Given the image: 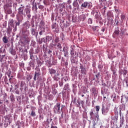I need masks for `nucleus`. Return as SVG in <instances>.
<instances>
[{"instance_id": "obj_13", "label": "nucleus", "mask_w": 128, "mask_h": 128, "mask_svg": "<svg viewBox=\"0 0 128 128\" xmlns=\"http://www.w3.org/2000/svg\"><path fill=\"white\" fill-rule=\"evenodd\" d=\"M90 120H94V109H92L90 112Z\"/></svg>"}, {"instance_id": "obj_32", "label": "nucleus", "mask_w": 128, "mask_h": 128, "mask_svg": "<svg viewBox=\"0 0 128 128\" xmlns=\"http://www.w3.org/2000/svg\"><path fill=\"white\" fill-rule=\"evenodd\" d=\"M88 24H92V19L90 18L88 19Z\"/></svg>"}, {"instance_id": "obj_60", "label": "nucleus", "mask_w": 128, "mask_h": 128, "mask_svg": "<svg viewBox=\"0 0 128 128\" xmlns=\"http://www.w3.org/2000/svg\"><path fill=\"white\" fill-rule=\"evenodd\" d=\"M121 102L122 103V98H121Z\"/></svg>"}, {"instance_id": "obj_36", "label": "nucleus", "mask_w": 128, "mask_h": 128, "mask_svg": "<svg viewBox=\"0 0 128 128\" xmlns=\"http://www.w3.org/2000/svg\"><path fill=\"white\" fill-rule=\"evenodd\" d=\"M42 32H44V30H41L40 32H39V34L40 36H42Z\"/></svg>"}, {"instance_id": "obj_42", "label": "nucleus", "mask_w": 128, "mask_h": 128, "mask_svg": "<svg viewBox=\"0 0 128 128\" xmlns=\"http://www.w3.org/2000/svg\"><path fill=\"white\" fill-rule=\"evenodd\" d=\"M38 8H40V10L44 8V6H42V5H40L39 6H38Z\"/></svg>"}, {"instance_id": "obj_29", "label": "nucleus", "mask_w": 128, "mask_h": 128, "mask_svg": "<svg viewBox=\"0 0 128 128\" xmlns=\"http://www.w3.org/2000/svg\"><path fill=\"white\" fill-rule=\"evenodd\" d=\"M64 90H68V84H65L64 88Z\"/></svg>"}, {"instance_id": "obj_40", "label": "nucleus", "mask_w": 128, "mask_h": 128, "mask_svg": "<svg viewBox=\"0 0 128 128\" xmlns=\"http://www.w3.org/2000/svg\"><path fill=\"white\" fill-rule=\"evenodd\" d=\"M59 86H64V83L61 82L60 81H59Z\"/></svg>"}, {"instance_id": "obj_3", "label": "nucleus", "mask_w": 128, "mask_h": 128, "mask_svg": "<svg viewBox=\"0 0 128 128\" xmlns=\"http://www.w3.org/2000/svg\"><path fill=\"white\" fill-rule=\"evenodd\" d=\"M102 114L104 116H106L108 114V112L110 110V108L108 106L105 107L104 104L102 106Z\"/></svg>"}, {"instance_id": "obj_38", "label": "nucleus", "mask_w": 128, "mask_h": 128, "mask_svg": "<svg viewBox=\"0 0 128 128\" xmlns=\"http://www.w3.org/2000/svg\"><path fill=\"white\" fill-rule=\"evenodd\" d=\"M29 64H30V66H34V62H30Z\"/></svg>"}, {"instance_id": "obj_62", "label": "nucleus", "mask_w": 128, "mask_h": 128, "mask_svg": "<svg viewBox=\"0 0 128 128\" xmlns=\"http://www.w3.org/2000/svg\"><path fill=\"white\" fill-rule=\"evenodd\" d=\"M8 78H10V75L8 74Z\"/></svg>"}, {"instance_id": "obj_18", "label": "nucleus", "mask_w": 128, "mask_h": 128, "mask_svg": "<svg viewBox=\"0 0 128 128\" xmlns=\"http://www.w3.org/2000/svg\"><path fill=\"white\" fill-rule=\"evenodd\" d=\"M12 0H8V3L6 5H5L4 6L12 8Z\"/></svg>"}, {"instance_id": "obj_10", "label": "nucleus", "mask_w": 128, "mask_h": 128, "mask_svg": "<svg viewBox=\"0 0 128 128\" xmlns=\"http://www.w3.org/2000/svg\"><path fill=\"white\" fill-rule=\"evenodd\" d=\"M25 12L28 18V20H30V18L32 16L30 15V9L28 8H26L25 10Z\"/></svg>"}, {"instance_id": "obj_23", "label": "nucleus", "mask_w": 128, "mask_h": 128, "mask_svg": "<svg viewBox=\"0 0 128 128\" xmlns=\"http://www.w3.org/2000/svg\"><path fill=\"white\" fill-rule=\"evenodd\" d=\"M9 24L12 26H14V20H9Z\"/></svg>"}, {"instance_id": "obj_25", "label": "nucleus", "mask_w": 128, "mask_h": 128, "mask_svg": "<svg viewBox=\"0 0 128 128\" xmlns=\"http://www.w3.org/2000/svg\"><path fill=\"white\" fill-rule=\"evenodd\" d=\"M120 34V30H116L114 33V34H116V36H118Z\"/></svg>"}, {"instance_id": "obj_20", "label": "nucleus", "mask_w": 128, "mask_h": 128, "mask_svg": "<svg viewBox=\"0 0 128 128\" xmlns=\"http://www.w3.org/2000/svg\"><path fill=\"white\" fill-rule=\"evenodd\" d=\"M10 52L12 54V56H16V50L12 48H10Z\"/></svg>"}, {"instance_id": "obj_30", "label": "nucleus", "mask_w": 128, "mask_h": 128, "mask_svg": "<svg viewBox=\"0 0 128 128\" xmlns=\"http://www.w3.org/2000/svg\"><path fill=\"white\" fill-rule=\"evenodd\" d=\"M54 42L58 43L60 42V38L58 37H56L54 39Z\"/></svg>"}, {"instance_id": "obj_8", "label": "nucleus", "mask_w": 128, "mask_h": 128, "mask_svg": "<svg viewBox=\"0 0 128 128\" xmlns=\"http://www.w3.org/2000/svg\"><path fill=\"white\" fill-rule=\"evenodd\" d=\"M30 32H31V34H32V36H38V32L36 30V28H30Z\"/></svg>"}, {"instance_id": "obj_51", "label": "nucleus", "mask_w": 128, "mask_h": 128, "mask_svg": "<svg viewBox=\"0 0 128 128\" xmlns=\"http://www.w3.org/2000/svg\"><path fill=\"white\" fill-rule=\"evenodd\" d=\"M52 18H53V20H54V15L52 14Z\"/></svg>"}, {"instance_id": "obj_19", "label": "nucleus", "mask_w": 128, "mask_h": 128, "mask_svg": "<svg viewBox=\"0 0 128 128\" xmlns=\"http://www.w3.org/2000/svg\"><path fill=\"white\" fill-rule=\"evenodd\" d=\"M24 26L26 28H30V22H26L24 24Z\"/></svg>"}, {"instance_id": "obj_33", "label": "nucleus", "mask_w": 128, "mask_h": 128, "mask_svg": "<svg viewBox=\"0 0 128 128\" xmlns=\"http://www.w3.org/2000/svg\"><path fill=\"white\" fill-rule=\"evenodd\" d=\"M57 46L59 48V50H62V45L60 44V43H58L57 44Z\"/></svg>"}, {"instance_id": "obj_35", "label": "nucleus", "mask_w": 128, "mask_h": 128, "mask_svg": "<svg viewBox=\"0 0 128 128\" xmlns=\"http://www.w3.org/2000/svg\"><path fill=\"white\" fill-rule=\"evenodd\" d=\"M70 54L71 56H74V51L72 48L70 50Z\"/></svg>"}, {"instance_id": "obj_16", "label": "nucleus", "mask_w": 128, "mask_h": 128, "mask_svg": "<svg viewBox=\"0 0 128 128\" xmlns=\"http://www.w3.org/2000/svg\"><path fill=\"white\" fill-rule=\"evenodd\" d=\"M49 72L50 74H56V70L54 68H50L49 69Z\"/></svg>"}, {"instance_id": "obj_28", "label": "nucleus", "mask_w": 128, "mask_h": 128, "mask_svg": "<svg viewBox=\"0 0 128 128\" xmlns=\"http://www.w3.org/2000/svg\"><path fill=\"white\" fill-rule=\"evenodd\" d=\"M6 56V55H0V62H2V60H4V58Z\"/></svg>"}, {"instance_id": "obj_24", "label": "nucleus", "mask_w": 128, "mask_h": 128, "mask_svg": "<svg viewBox=\"0 0 128 128\" xmlns=\"http://www.w3.org/2000/svg\"><path fill=\"white\" fill-rule=\"evenodd\" d=\"M3 42L4 44H8V38H6V36H4L3 38Z\"/></svg>"}, {"instance_id": "obj_57", "label": "nucleus", "mask_w": 128, "mask_h": 128, "mask_svg": "<svg viewBox=\"0 0 128 128\" xmlns=\"http://www.w3.org/2000/svg\"><path fill=\"white\" fill-rule=\"evenodd\" d=\"M20 86H21V88H22V82L20 83Z\"/></svg>"}, {"instance_id": "obj_44", "label": "nucleus", "mask_w": 128, "mask_h": 128, "mask_svg": "<svg viewBox=\"0 0 128 128\" xmlns=\"http://www.w3.org/2000/svg\"><path fill=\"white\" fill-rule=\"evenodd\" d=\"M99 2H106V0H99Z\"/></svg>"}, {"instance_id": "obj_26", "label": "nucleus", "mask_w": 128, "mask_h": 128, "mask_svg": "<svg viewBox=\"0 0 128 128\" xmlns=\"http://www.w3.org/2000/svg\"><path fill=\"white\" fill-rule=\"evenodd\" d=\"M10 100L11 102H14V96L13 94H12L10 96Z\"/></svg>"}, {"instance_id": "obj_45", "label": "nucleus", "mask_w": 128, "mask_h": 128, "mask_svg": "<svg viewBox=\"0 0 128 128\" xmlns=\"http://www.w3.org/2000/svg\"><path fill=\"white\" fill-rule=\"evenodd\" d=\"M106 7L104 6V8H103V10H104V12H106Z\"/></svg>"}, {"instance_id": "obj_54", "label": "nucleus", "mask_w": 128, "mask_h": 128, "mask_svg": "<svg viewBox=\"0 0 128 128\" xmlns=\"http://www.w3.org/2000/svg\"><path fill=\"white\" fill-rule=\"evenodd\" d=\"M6 120H10V118H8V117H6Z\"/></svg>"}, {"instance_id": "obj_55", "label": "nucleus", "mask_w": 128, "mask_h": 128, "mask_svg": "<svg viewBox=\"0 0 128 128\" xmlns=\"http://www.w3.org/2000/svg\"><path fill=\"white\" fill-rule=\"evenodd\" d=\"M2 74H0V80L2 78Z\"/></svg>"}, {"instance_id": "obj_52", "label": "nucleus", "mask_w": 128, "mask_h": 128, "mask_svg": "<svg viewBox=\"0 0 128 128\" xmlns=\"http://www.w3.org/2000/svg\"><path fill=\"white\" fill-rule=\"evenodd\" d=\"M43 2H44V4H46V2L45 0H44L43 1Z\"/></svg>"}, {"instance_id": "obj_50", "label": "nucleus", "mask_w": 128, "mask_h": 128, "mask_svg": "<svg viewBox=\"0 0 128 128\" xmlns=\"http://www.w3.org/2000/svg\"><path fill=\"white\" fill-rule=\"evenodd\" d=\"M8 126V124H4V127L6 128V126Z\"/></svg>"}, {"instance_id": "obj_9", "label": "nucleus", "mask_w": 128, "mask_h": 128, "mask_svg": "<svg viewBox=\"0 0 128 128\" xmlns=\"http://www.w3.org/2000/svg\"><path fill=\"white\" fill-rule=\"evenodd\" d=\"M80 73L82 74H84V76H86V68L84 67V66H82V64H80Z\"/></svg>"}, {"instance_id": "obj_63", "label": "nucleus", "mask_w": 128, "mask_h": 128, "mask_svg": "<svg viewBox=\"0 0 128 128\" xmlns=\"http://www.w3.org/2000/svg\"><path fill=\"white\" fill-rule=\"evenodd\" d=\"M2 104V102H1L0 101V104Z\"/></svg>"}, {"instance_id": "obj_11", "label": "nucleus", "mask_w": 128, "mask_h": 128, "mask_svg": "<svg viewBox=\"0 0 128 128\" xmlns=\"http://www.w3.org/2000/svg\"><path fill=\"white\" fill-rule=\"evenodd\" d=\"M8 8L9 7H6V6H4V9L5 10V12L6 14H12V8Z\"/></svg>"}, {"instance_id": "obj_61", "label": "nucleus", "mask_w": 128, "mask_h": 128, "mask_svg": "<svg viewBox=\"0 0 128 128\" xmlns=\"http://www.w3.org/2000/svg\"><path fill=\"white\" fill-rule=\"evenodd\" d=\"M28 42H30V40H27V42H26V43L28 44Z\"/></svg>"}, {"instance_id": "obj_17", "label": "nucleus", "mask_w": 128, "mask_h": 128, "mask_svg": "<svg viewBox=\"0 0 128 128\" xmlns=\"http://www.w3.org/2000/svg\"><path fill=\"white\" fill-rule=\"evenodd\" d=\"M32 111L30 114L31 116H36V112L34 111V110H36V107H32Z\"/></svg>"}, {"instance_id": "obj_31", "label": "nucleus", "mask_w": 128, "mask_h": 128, "mask_svg": "<svg viewBox=\"0 0 128 128\" xmlns=\"http://www.w3.org/2000/svg\"><path fill=\"white\" fill-rule=\"evenodd\" d=\"M56 28V24H52V30H54V29Z\"/></svg>"}, {"instance_id": "obj_6", "label": "nucleus", "mask_w": 128, "mask_h": 128, "mask_svg": "<svg viewBox=\"0 0 128 128\" xmlns=\"http://www.w3.org/2000/svg\"><path fill=\"white\" fill-rule=\"evenodd\" d=\"M60 72H57L56 73L54 74V76L52 77L53 80H56V82H58L60 78Z\"/></svg>"}, {"instance_id": "obj_53", "label": "nucleus", "mask_w": 128, "mask_h": 128, "mask_svg": "<svg viewBox=\"0 0 128 128\" xmlns=\"http://www.w3.org/2000/svg\"><path fill=\"white\" fill-rule=\"evenodd\" d=\"M69 8L70 10H72V5L69 6Z\"/></svg>"}, {"instance_id": "obj_43", "label": "nucleus", "mask_w": 128, "mask_h": 128, "mask_svg": "<svg viewBox=\"0 0 128 128\" xmlns=\"http://www.w3.org/2000/svg\"><path fill=\"white\" fill-rule=\"evenodd\" d=\"M86 58H88V60H90V58L88 56H86Z\"/></svg>"}, {"instance_id": "obj_47", "label": "nucleus", "mask_w": 128, "mask_h": 128, "mask_svg": "<svg viewBox=\"0 0 128 128\" xmlns=\"http://www.w3.org/2000/svg\"><path fill=\"white\" fill-rule=\"evenodd\" d=\"M12 76H11V78H9V82H10V80H12Z\"/></svg>"}, {"instance_id": "obj_21", "label": "nucleus", "mask_w": 128, "mask_h": 128, "mask_svg": "<svg viewBox=\"0 0 128 128\" xmlns=\"http://www.w3.org/2000/svg\"><path fill=\"white\" fill-rule=\"evenodd\" d=\"M46 42H50V40H52V37L51 36H46Z\"/></svg>"}, {"instance_id": "obj_39", "label": "nucleus", "mask_w": 128, "mask_h": 128, "mask_svg": "<svg viewBox=\"0 0 128 128\" xmlns=\"http://www.w3.org/2000/svg\"><path fill=\"white\" fill-rule=\"evenodd\" d=\"M20 20H18V22H16V26H20Z\"/></svg>"}, {"instance_id": "obj_1", "label": "nucleus", "mask_w": 128, "mask_h": 128, "mask_svg": "<svg viewBox=\"0 0 128 128\" xmlns=\"http://www.w3.org/2000/svg\"><path fill=\"white\" fill-rule=\"evenodd\" d=\"M60 110L62 112V108L60 109V103L58 102L54 107V112L55 114H60Z\"/></svg>"}, {"instance_id": "obj_64", "label": "nucleus", "mask_w": 128, "mask_h": 128, "mask_svg": "<svg viewBox=\"0 0 128 128\" xmlns=\"http://www.w3.org/2000/svg\"><path fill=\"white\" fill-rule=\"evenodd\" d=\"M34 24L32 26V28H34Z\"/></svg>"}, {"instance_id": "obj_58", "label": "nucleus", "mask_w": 128, "mask_h": 128, "mask_svg": "<svg viewBox=\"0 0 128 128\" xmlns=\"http://www.w3.org/2000/svg\"><path fill=\"white\" fill-rule=\"evenodd\" d=\"M96 76L98 78V75H96Z\"/></svg>"}, {"instance_id": "obj_41", "label": "nucleus", "mask_w": 128, "mask_h": 128, "mask_svg": "<svg viewBox=\"0 0 128 128\" xmlns=\"http://www.w3.org/2000/svg\"><path fill=\"white\" fill-rule=\"evenodd\" d=\"M34 57V54H32L30 53V60H32V58Z\"/></svg>"}, {"instance_id": "obj_27", "label": "nucleus", "mask_w": 128, "mask_h": 128, "mask_svg": "<svg viewBox=\"0 0 128 128\" xmlns=\"http://www.w3.org/2000/svg\"><path fill=\"white\" fill-rule=\"evenodd\" d=\"M94 32H98V26H96L92 28Z\"/></svg>"}, {"instance_id": "obj_34", "label": "nucleus", "mask_w": 128, "mask_h": 128, "mask_svg": "<svg viewBox=\"0 0 128 128\" xmlns=\"http://www.w3.org/2000/svg\"><path fill=\"white\" fill-rule=\"evenodd\" d=\"M122 74L124 76H126V74H128V71L126 70H124L122 71Z\"/></svg>"}, {"instance_id": "obj_37", "label": "nucleus", "mask_w": 128, "mask_h": 128, "mask_svg": "<svg viewBox=\"0 0 128 128\" xmlns=\"http://www.w3.org/2000/svg\"><path fill=\"white\" fill-rule=\"evenodd\" d=\"M126 18V16L124 15H121V20H124V18Z\"/></svg>"}, {"instance_id": "obj_46", "label": "nucleus", "mask_w": 128, "mask_h": 128, "mask_svg": "<svg viewBox=\"0 0 128 128\" xmlns=\"http://www.w3.org/2000/svg\"><path fill=\"white\" fill-rule=\"evenodd\" d=\"M51 128H58V127H56V126H51Z\"/></svg>"}, {"instance_id": "obj_12", "label": "nucleus", "mask_w": 128, "mask_h": 128, "mask_svg": "<svg viewBox=\"0 0 128 128\" xmlns=\"http://www.w3.org/2000/svg\"><path fill=\"white\" fill-rule=\"evenodd\" d=\"M86 18V14H82L78 16V20L80 22H84Z\"/></svg>"}, {"instance_id": "obj_15", "label": "nucleus", "mask_w": 128, "mask_h": 128, "mask_svg": "<svg viewBox=\"0 0 128 128\" xmlns=\"http://www.w3.org/2000/svg\"><path fill=\"white\" fill-rule=\"evenodd\" d=\"M74 8H76L77 10H78L80 8V5H78V1H74L72 4Z\"/></svg>"}, {"instance_id": "obj_5", "label": "nucleus", "mask_w": 128, "mask_h": 128, "mask_svg": "<svg viewBox=\"0 0 128 128\" xmlns=\"http://www.w3.org/2000/svg\"><path fill=\"white\" fill-rule=\"evenodd\" d=\"M40 76V70L39 68L36 69V72H35L34 76V80H36V78H38Z\"/></svg>"}, {"instance_id": "obj_4", "label": "nucleus", "mask_w": 128, "mask_h": 128, "mask_svg": "<svg viewBox=\"0 0 128 128\" xmlns=\"http://www.w3.org/2000/svg\"><path fill=\"white\" fill-rule=\"evenodd\" d=\"M90 92L93 96H98V91L97 90L96 88L94 87L90 89Z\"/></svg>"}, {"instance_id": "obj_56", "label": "nucleus", "mask_w": 128, "mask_h": 128, "mask_svg": "<svg viewBox=\"0 0 128 128\" xmlns=\"http://www.w3.org/2000/svg\"><path fill=\"white\" fill-rule=\"evenodd\" d=\"M102 32H104V28H102Z\"/></svg>"}, {"instance_id": "obj_59", "label": "nucleus", "mask_w": 128, "mask_h": 128, "mask_svg": "<svg viewBox=\"0 0 128 128\" xmlns=\"http://www.w3.org/2000/svg\"><path fill=\"white\" fill-rule=\"evenodd\" d=\"M82 98H84V94H82Z\"/></svg>"}, {"instance_id": "obj_22", "label": "nucleus", "mask_w": 128, "mask_h": 128, "mask_svg": "<svg viewBox=\"0 0 128 128\" xmlns=\"http://www.w3.org/2000/svg\"><path fill=\"white\" fill-rule=\"evenodd\" d=\"M123 106H124V107L122 109V108H123ZM120 116H122V110H126V108H124V106H120Z\"/></svg>"}, {"instance_id": "obj_14", "label": "nucleus", "mask_w": 128, "mask_h": 128, "mask_svg": "<svg viewBox=\"0 0 128 128\" xmlns=\"http://www.w3.org/2000/svg\"><path fill=\"white\" fill-rule=\"evenodd\" d=\"M88 4V2H84L81 5V8H86Z\"/></svg>"}, {"instance_id": "obj_7", "label": "nucleus", "mask_w": 128, "mask_h": 128, "mask_svg": "<svg viewBox=\"0 0 128 128\" xmlns=\"http://www.w3.org/2000/svg\"><path fill=\"white\" fill-rule=\"evenodd\" d=\"M100 106H96V113L94 114V118H97V120H100V116H98V112H100Z\"/></svg>"}, {"instance_id": "obj_2", "label": "nucleus", "mask_w": 128, "mask_h": 128, "mask_svg": "<svg viewBox=\"0 0 128 128\" xmlns=\"http://www.w3.org/2000/svg\"><path fill=\"white\" fill-rule=\"evenodd\" d=\"M24 6L20 7L18 8V16L19 18H22V16H26V14H24Z\"/></svg>"}, {"instance_id": "obj_49", "label": "nucleus", "mask_w": 128, "mask_h": 128, "mask_svg": "<svg viewBox=\"0 0 128 128\" xmlns=\"http://www.w3.org/2000/svg\"><path fill=\"white\" fill-rule=\"evenodd\" d=\"M52 50H49L48 52V54H52Z\"/></svg>"}, {"instance_id": "obj_48", "label": "nucleus", "mask_w": 128, "mask_h": 128, "mask_svg": "<svg viewBox=\"0 0 128 128\" xmlns=\"http://www.w3.org/2000/svg\"><path fill=\"white\" fill-rule=\"evenodd\" d=\"M61 116L62 118H64V112H62V114H61Z\"/></svg>"}]
</instances>
